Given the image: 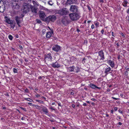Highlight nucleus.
Wrapping results in <instances>:
<instances>
[{"mask_svg":"<svg viewBox=\"0 0 129 129\" xmlns=\"http://www.w3.org/2000/svg\"><path fill=\"white\" fill-rule=\"evenodd\" d=\"M88 9L89 10H91V9L90 8L89 6H88Z\"/></svg>","mask_w":129,"mask_h":129,"instance_id":"680f3d73","label":"nucleus"},{"mask_svg":"<svg viewBox=\"0 0 129 129\" xmlns=\"http://www.w3.org/2000/svg\"><path fill=\"white\" fill-rule=\"evenodd\" d=\"M36 101L37 102L40 103L41 104H43L44 103L43 101L39 100H36Z\"/></svg>","mask_w":129,"mask_h":129,"instance_id":"bb28decb","label":"nucleus"},{"mask_svg":"<svg viewBox=\"0 0 129 129\" xmlns=\"http://www.w3.org/2000/svg\"><path fill=\"white\" fill-rule=\"evenodd\" d=\"M111 39L112 40V41H113L114 40V38L113 37H112L111 38Z\"/></svg>","mask_w":129,"mask_h":129,"instance_id":"69168bd1","label":"nucleus"},{"mask_svg":"<svg viewBox=\"0 0 129 129\" xmlns=\"http://www.w3.org/2000/svg\"><path fill=\"white\" fill-rule=\"evenodd\" d=\"M113 33H113V32L112 31V32H111V34H112V36H113V37H115V35H114V34H113Z\"/></svg>","mask_w":129,"mask_h":129,"instance_id":"49530a36","label":"nucleus"},{"mask_svg":"<svg viewBox=\"0 0 129 129\" xmlns=\"http://www.w3.org/2000/svg\"><path fill=\"white\" fill-rule=\"evenodd\" d=\"M118 109V108L117 107H115L114 108V110L115 111H116Z\"/></svg>","mask_w":129,"mask_h":129,"instance_id":"de8ad7c7","label":"nucleus"},{"mask_svg":"<svg viewBox=\"0 0 129 129\" xmlns=\"http://www.w3.org/2000/svg\"><path fill=\"white\" fill-rule=\"evenodd\" d=\"M91 27L92 29H93L94 27V25L93 24H92L91 26Z\"/></svg>","mask_w":129,"mask_h":129,"instance_id":"a19ab883","label":"nucleus"},{"mask_svg":"<svg viewBox=\"0 0 129 129\" xmlns=\"http://www.w3.org/2000/svg\"><path fill=\"white\" fill-rule=\"evenodd\" d=\"M25 100L27 101H28L29 102H33V100L31 99H30L28 98H25Z\"/></svg>","mask_w":129,"mask_h":129,"instance_id":"4be33fe9","label":"nucleus"},{"mask_svg":"<svg viewBox=\"0 0 129 129\" xmlns=\"http://www.w3.org/2000/svg\"><path fill=\"white\" fill-rule=\"evenodd\" d=\"M30 9H31V10L32 12L35 13H37V9L33 6H30Z\"/></svg>","mask_w":129,"mask_h":129,"instance_id":"f3484780","label":"nucleus"},{"mask_svg":"<svg viewBox=\"0 0 129 129\" xmlns=\"http://www.w3.org/2000/svg\"><path fill=\"white\" fill-rule=\"evenodd\" d=\"M104 30H103V29H102L101 31V33L102 34H104Z\"/></svg>","mask_w":129,"mask_h":129,"instance_id":"c03bdc74","label":"nucleus"},{"mask_svg":"<svg viewBox=\"0 0 129 129\" xmlns=\"http://www.w3.org/2000/svg\"><path fill=\"white\" fill-rule=\"evenodd\" d=\"M65 21H66V20L64 19H62L61 20V22L64 24H65V23H66Z\"/></svg>","mask_w":129,"mask_h":129,"instance_id":"c85d7f7f","label":"nucleus"},{"mask_svg":"<svg viewBox=\"0 0 129 129\" xmlns=\"http://www.w3.org/2000/svg\"><path fill=\"white\" fill-rule=\"evenodd\" d=\"M83 105L84 106H86L87 105L85 103H84L83 104Z\"/></svg>","mask_w":129,"mask_h":129,"instance_id":"09e8293b","label":"nucleus"},{"mask_svg":"<svg viewBox=\"0 0 129 129\" xmlns=\"http://www.w3.org/2000/svg\"><path fill=\"white\" fill-rule=\"evenodd\" d=\"M120 95L123 98V94L122 93H120Z\"/></svg>","mask_w":129,"mask_h":129,"instance_id":"e2e57ef3","label":"nucleus"},{"mask_svg":"<svg viewBox=\"0 0 129 129\" xmlns=\"http://www.w3.org/2000/svg\"><path fill=\"white\" fill-rule=\"evenodd\" d=\"M25 92H28V89H27V88H26L25 90Z\"/></svg>","mask_w":129,"mask_h":129,"instance_id":"a18cd8bd","label":"nucleus"},{"mask_svg":"<svg viewBox=\"0 0 129 129\" xmlns=\"http://www.w3.org/2000/svg\"><path fill=\"white\" fill-rule=\"evenodd\" d=\"M75 92V90H72L70 93V94L72 95H73L74 94V92Z\"/></svg>","mask_w":129,"mask_h":129,"instance_id":"473e14b6","label":"nucleus"},{"mask_svg":"<svg viewBox=\"0 0 129 129\" xmlns=\"http://www.w3.org/2000/svg\"><path fill=\"white\" fill-rule=\"evenodd\" d=\"M128 72L127 71H126L125 72L124 75L126 76V77H127L128 75Z\"/></svg>","mask_w":129,"mask_h":129,"instance_id":"cd10ccee","label":"nucleus"},{"mask_svg":"<svg viewBox=\"0 0 129 129\" xmlns=\"http://www.w3.org/2000/svg\"><path fill=\"white\" fill-rule=\"evenodd\" d=\"M90 86L93 89L97 88L98 89H100L101 88L100 87H98L96 86L95 85L92 84H90Z\"/></svg>","mask_w":129,"mask_h":129,"instance_id":"a211bd4d","label":"nucleus"},{"mask_svg":"<svg viewBox=\"0 0 129 129\" xmlns=\"http://www.w3.org/2000/svg\"><path fill=\"white\" fill-rule=\"evenodd\" d=\"M28 105H29L30 106H34V105L33 104L30 103H28Z\"/></svg>","mask_w":129,"mask_h":129,"instance_id":"f704fd0d","label":"nucleus"},{"mask_svg":"<svg viewBox=\"0 0 129 129\" xmlns=\"http://www.w3.org/2000/svg\"><path fill=\"white\" fill-rule=\"evenodd\" d=\"M5 18L6 21L7 23L9 24H12V21L10 20V19L6 17H5Z\"/></svg>","mask_w":129,"mask_h":129,"instance_id":"6ab92c4d","label":"nucleus"},{"mask_svg":"<svg viewBox=\"0 0 129 129\" xmlns=\"http://www.w3.org/2000/svg\"><path fill=\"white\" fill-rule=\"evenodd\" d=\"M69 12L67 8H63L60 10L57 11V13L61 15H66L69 13Z\"/></svg>","mask_w":129,"mask_h":129,"instance_id":"f03ea898","label":"nucleus"},{"mask_svg":"<svg viewBox=\"0 0 129 129\" xmlns=\"http://www.w3.org/2000/svg\"><path fill=\"white\" fill-rule=\"evenodd\" d=\"M20 18L17 16L15 17V20L16 21L17 23H20L21 22V20L20 19Z\"/></svg>","mask_w":129,"mask_h":129,"instance_id":"dca6fc26","label":"nucleus"},{"mask_svg":"<svg viewBox=\"0 0 129 129\" xmlns=\"http://www.w3.org/2000/svg\"><path fill=\"white\" fill-rule=\"evenodd\" d=\"M77 30L78 32H79L80 31V30L79 29V28H77Z\"/></svg>","mask_w":129,"mask_h":129,"instance_id":"13d9d810","label":"nucleus"},{"mask_svg":"<svg viewBox=\"0 0 129 129\" xmlns=\"http://www.w3.org/2000/svg\"><path fill=\"white\" fill-rule=\"evenodd\" d=\"M53 50L57 52L60 50V47L59 46L57 45H54L52 48Z\"/></svg>","mask_w":129,"mask_h":129,"instance_id":"9d476101","label":"nucleus"},{"mask_svg":"<svg viewBox=\"0 0 129 129\" xmlns=\"http://www.w3.org/2000/svg\"><path fill=\"white\" fill-rule=\"evenodd\" d=\"M19 47L21 48V49H22V46H21V45H19Z\"/></svg>","mask_w":129,"mask_h":129,"instance_id":"052dcab7","label":"nucleus"},{"mask_svg":"<svg viewBox=\"0 0 129 129\" xmlns=\"http://www.w3.org/2000/svg\"><path fill=\"white\" fill-rule=\"evenodd\" d=\"M67 3L69 4H72L74 3L72 0H67Z\"/></svg>","mask_w":129,"mask_h":129,"instance_id":"5701e85b","label":"nucleus"},{"mask_svg":"<svg viewBox=\"0 0 129 129\" xmlns=\"http://www.w3.org/2000/svg\"><path fill=\"white\" fill-rule=\"evenodd\" d=\"M30 6L26 3L23 4L22 6V10L23 13H26L29 10Z\"/></svg>","mask_w":129,"mask_h":129,"instance_id":"20e7f679","label":"nucleus"},{"mask_svg":"<svg viewBox=\"0 0 129 129\" xmlns=\"http://www.w3.org/2000/svg\"><path fill=\"white\" fill-rule=\"evenodd\" d=\"M103 71L105 75L107 76L109 74L112 73L113 70L111 69L110 67L107 66L103 68Z\"/></svg>","mask_w":129,"mask_h":129,"instance_id":"39448f33","label":"nucleus"},{"mask_svg":"<svg viewBox=\"0 0 129 129\" xmlns=\"http://www.w3.org/2000/svg\"><path fill=\"white\" fill-rule=\"evenodd\" d=\"M87 41L86 40H85L84 41V44L85 45H86L87 44Z\"/></svg>","mask_w":129,"mask_h":129,"instance_id":"c9c22d12","label":"nucleus"},{"mask_svg":"<svg viewBox=\"0 0 129 129\" xmlns=\"http://www.w3.org/2000/svg\"><path fill=\"white\" fill-rule=\"evenodd\" d=\"M41 8L42 9L46 11H48V10L46 8H45L43 6H42V8Z\"/></svg>","mask_w":129,"mask_h":129,"instance_id":"2f4dec72","label":"nucleus"},{"mask_svg":"<svg viewBox=\"0 0 129 129\" xmlns=\"http://www.w3.org/2000/svg\"><path fill=\"white\" fill-rule=\"evenodd\" d=\"M56 19V17L54 15L50 16L46 18L45 20L47 21L53 22Z\"/></svg>","mask_w":129,"mask_h":129,"instance_id":"6e6552de","label":"nucleus"},{"mask_svg":"<svg viewBox=\"0 0 129 129\" xmlns=\"http://www.w3.org/2000/svg\"><path fill=\"white\" fill-rule=\"evenodd\" d=\"M117 117L118 118V119H121V117L120 116H118Z\"/></svg>","mask_w":129,"mask_h":129,"instance_id":"864d4df0","label":"nucleus"},{"mask_svg":"<svg viewBox=\"0 0 129 129\" xmlns=\"http://www.w3.org/2000/svg\"><path fill=\"white\" fill-rule=\"evenodd\" d=\"M11 26L12 28H14L15 26V25L13 24L12 23L11 24Z\"/></svg>","mask_w":129,"mask_h":129,"instance_id":"37998d69","label":"nucleus"},{"mask_svg":"<svg viewBox=\"0 0 129 129\" xmlns=\"http://www.w3.org/2000/svg\"><path fill=\"white\" fill-rule=\"evenodd\" d=\"M112 99H113L115 100H117L119 99H118V98H115L114 97H113V96H112Z\"/></svg>","mask_w":129,"mask_h":129,"instance_id":"ea45409f","label":"nucleus"},{"mask_svg":"<svg viewBox=\"0 0 129 129\" xmlns=\"http://www.w3.org/2000/svg\"><path fill=\"white\" fill-rule=\"evenodd\" d=\"M111 112L112 114H113V110H112L111 111Z\"/></svg>","mask_w":129,"mask_h":129,"instance_id":"bf43d9fd","label":"nucleus"},{"mask_svg":"<svg viewBox=\"0 0 129 129\" xmlns=\"http://www.w3.org/2000/svg\"><path fill=\"white\" fill-rule=\"evenodd\" d=\"M118 124L120 125H121L122 124V123H121V122H119L118 123Z\"/></svg>","mask_w":129,"mask_h":129,"instance_id":"0e129e2a","label":"nucleus"},{"mask_svg":"<svg viewBox=\"0 0 129 129\" xmlns=\"http://www.w3.org/2000/svg\"><path fill=\"white\" fill-rule=\"evenodd\" d=\"M100 2L102 3H103L104 2V1L103 0H100Z\"/></svg>","mask_w":129,"mask_h":129,"instance_id":"338daca9","label":"nucleus"},{"mask_svg":"<svg viewBox=\"0 0 129 129\" xmlns=\"http://www.w3.org/2000/svg\"><path fill=\"white\" fill-rule=\"evenodd\" d=\"M19 36L18 35H16L15 36V37L17 38H19Z\"/></svg>","mask_w":129,"mask_h":129,"instance_id":"8fccbe9b","label":"nucleus"},{"mask_svg":"<svg viewBox=\"0 0 129 129\" xmlns=\"http://www.w3.org/2000/svg\"><path fill=\"white\" fill-rule=\"evenodd\" d=\"M8 38L10 40H12L13 38V37L12 35H9L8 36Z\"/></svg>","mask_w":129,"mask_h":129,"instance_id":"b1692460","label":"nucleus"},{"mask_svg":"<svg viewBox=\"0 0 129 129\" xmlns=\"http://www.w3.org/2000/svg\"><path fill=\"white\" fill-rule=\"evenodd\" d=\"M118 112L119 113H121V114H122V111L119 110H118Z\"/></svg>","mask_w":129,"mask_h":129,"instance_id":"6e6d98bb","label":"nucleus"},{"mask_svg":"<svg viewBox=\"0 0 129 129\" xmlns=\"http://www.w3.org/2000/svg\"><path fill=\"white\" fill-rule=\"evenodd\" d=\"M75 68V67L74 66H73L72 67H66L67 71L69 72H72L74 71Z\"/></svg>","mask_w":129,"mask_h":129,"instance_id":"2eb2a0df","label":"nucleus"},{"mask_svg":"<svg viewBox=\"0 0 129 129\" xmlns=\"http://www.w3.org/2000/svg\"><path fill=\"white\" fill-rule=\"evenodd\" d=\"M51 65L54 68H58L60 67L61 66L60 64L57 61L53 63Z\"/></svg>","mask_w":129,"mask_h":129,"instance_id":"ddd939ff","label":"nucleus"},{"mask_svg":"<svg viewBox=\"0 0 129 129\" xmlns=\"http://www.w3.org/2000/svg\"><path fill=\"white\" fill-rule=\"evenodd\" d=\"M128 3V2L124 0L123 2L122 3V5H123L124 7H126L127 6V4Z\"/></svg>","mask_w":129,"mask_h":129,"instance_id":"412c9836","label":"nucleus"},{"mask_svg":"<svg viewBox=\"0 0 129 129\" xmlns=\"http://www.w3.org/2000/svg\"><path fill=\"white\" fill-rule=\"evenodd\" d=\"M69 16L70 18L72 21L76 20L80 18L79 14L77 13H72L69 14Z\"/></svg>","mask_w":129,"mask_h":129,"instance_id":"f257e3e1","label":"nucleus"},{"mask_svg":"<svg viewBox=\"0 0 129 129\" xmlns=\"http://www.w3.org/2000/svg\"><path fill=\"white\" fill-rule=\"evenodd\" d=\"M121 35H122V36L123 37H125V36H124V34H123V33H121Z\"/></svg>","mask_w":129,"mask_h":129,"instance_id":"5fc2aeb1","label":"nucleus"},{"mask_svg":"<svg viewBox=\"0 0 129 129\" xmlns=\"http://www.w3.org/2000/svg\"><path fill=\"white\" fill-rule=\"evenodd\" d=\"M13 72L15 73H17V70L16 69L14 68L13 69Z\"/></svg>","mask_w":129,"mask_h":129,"instance_id":"7c9ffc66","label":"nucleus"},{"mask_svg":"<svg viewBox=\"0 0 129 129\" xmlns=\"http://www.w3.org/2000/svg\"><path fill=\"white\" fill-rule=\"evenodd\" d=\"M85 59H86L85 58H83V59L82 60V62H85Z\"/></svg>","mask_w":129,"mask_h":129,"instance_id":"603ef678","label":"nucleus"},{"mask_svg":"<svg viewBox=\"0 0 129 129\" xmlns=\"http://www.w3.org/2000/svg\"><path fill=\"white\" fill-rule=\"evenodd\" d=\"M32 2H33V4H34V5L35 6H38V4L36 2H35V1H33Z\"/></svg>","mask_w":129,"mask_h":129,"instance_id":"a878e982","label":"nucleus"},{"mask_svg":"<svg viewBox=\"0 0 129 129\" xmlns=\"http://www.w3.org/2000/svg\"><path fill=\"white\" fill-rule=\"evenodd\" d=\"M46 31V30L45 29H43L42 30V32L43 35L45 33Z\"/></svg>","mask_w":129,"mask_h":129,"instance_id":"72a5a7b5","label":"nucleus"},{"mask_svg":"<svg viewBox=\"0 0 129 129\" xmlns=\"http://www.w3.org/2000/svg\"><path fill=\"white\" fill-rule=\"evenodd\" d=\"M35 95L37 98L39 97H40V95L38 94L37 93H36Z\"/></svg>","mask_w":129,"mask_h":129,"instance_id":"e433bc0d","label":"nucleus"},{"mask_svg":"<svg viewBox=\"0 0 129 129\" xmlns=\"http://www.w3.org/2000/svg\"><path fill=\"white\" fill-rule=\"evenodd\" d=\"M95 24L96 26H98L99 25V23L98 22H97L95 23Z\"/></svg>","mask_w":129,"mask_h":129,"instance_id":"4c0bfd02","label":"nucleus"},{"mask_svg":"<svg viewBox=\"0 0 129 129\" xmlns=\"http://www.w3.org/2000/svg\"><path fill=\"white\" fill-rule=\"evenodd\" d=\"M98 55L96 59L97 61H103L105 59L104 53L102 50L99 51L98 52Z\"/></svg>","mask_w":129,"mask_h":129,"instance_id":"7ed1b4c3","label":"nucleus"},{"mask_svg":"<svg viewBox=\"0 0 129 129\" xmlns=\"http://www.w3.org/2000/svg\"><path fill=\"white\" fill-rule=\"evenodd\" d=\"M78 6L74 5L71 6L70 8V11L73 13H77L78 12Z\"/></svg>","mask_w":129,"mask_h":129,"instance_id":"423d86ee","label":"nucleus"},{"mask_svg":"<svg viewBox=\"0 0 129 129\" xmlns=\"http://www.w3.org/2000/svg\"><path fill=\"white\" fill-rule=\"evenodd\" d=\"M116 44V45H117V47H118L119 46V45L118 44V43H117Z\"/></svg>","mask_w":129,"mask_h":129,"instance_id":"774afa93","label":"nucleus"},{"mask_svg":"<svg viewBox=\"0 0 129 129\" xmlns=\"http://www.w3.org/2000/svg\"><path fill=\"white\" fill-rule=\"evenodd\" d=\"M52 33L51 32H48L46 34V38H49L52 35Z\"/></svg>","mask_w":129,"mask_h":129,"instance_id":"aec40b11","label":"nucleus"},{"mask_svg":"<svg viewBox=\"0 0 129 129\" xmlns=\"http://www.w3.org/2000/svg\"><path fill=\"white\" fill-rule=\"evenodd\" d=\"M5 10V6L2 2L0 1V12H3Z\"/></svg>","mask_w":129,"mask_h":129,"instance_id":"9b49d317","label":"nucleus"},{"mask_svg":"<svg viewBox=\"0 0 129 129\" xmlns=\"http://www.w3.org/2000/svg\"><path fill=\"white\" fill-rule=\"evenodd\" d=\"M36 21L37 23L41 24L42 23V22L39 19H37Z\"/></svg>","mask_w":129,"mask_h":129,"instance_id":"c756f323","label":"nucleus"},{"mask_svg":"<svg viewBox=\"0 0 129 129\" xmlns=\"http://www.w3.org/2000/svg\"><path fill=\"white\" fill-rule=\"evenodd\" d=\"M91 100L92 101H93L94 102H95L96 101V100H95V99L94 98L91 99Z\"/></svg>","mask_w":129,"mask_h":129,"instance_id":"79ce46f5","label":"nucleus"},{"mask_svg":"<svg viewBox=\"0 0 129 129\" xmlns=\"http://www.w3.org/2000/svg\"><path fill=\"white\" fill-rule=\"evenodd\" d=\"M50 109H51L53 110H55V109L53 108V107H51L50 108Z\"/></svg>","mask_w":129,"mask_h":129,"instance_id":"4d7b16f0","label":"nucleus"},{"mask_svg":"<svg viewBox=\"0 0 129 129\" xmlns=\"http://www.w3.org/2000/svg\"><path fill=\"white\" fill-rule=\"evenodd\" d=\"M72 107L73 108H74L75 107V105L74 104H72Z\"/></svg>","mask_w":129,"mask_h":129,"instance_id":"3c124183","label":"nucleus"},{"mask_svg":"<svg viewBox=\"0 0 129 129\" xmlns=\"http://www.w3.org/2000/svg\"><path fill=\"white\" fill-rule=\"evenodd\" d=\"M42 110L44 112L45 114L48 115V110L46 107L43 106L41 107Z\"/></svg>","mask_w":129,"mask_h":129,"instance_id":"f8f14e48","label":"nucleus"},{"mask_svg":"<svg viewBox=\"0 0 129 129\" xmlns=\"http://www.w3.org/2000/svg\"><path fill=\"white\" fill-rule=\"evenodd\" d=\"M39 16L40 18L43 21L45 20L46 15L45 13L43 11H40L39 12Z\"/></svg>","mask_w":129,"mask_h":129,"instance_id":"1a4fd4ad","label":"nucleus"},{"mask_svg":"<svg viewBox=\"0 0 129 129\" xmlns=\"http://www.w3.org/2000/svg\"><path fill=\"white\" fill-rule=\"evenodd\" d=\"M48 3L49 5L51 6L53 4V3L51 0H50L48 2Z\"/></svg>","mask_w":129,"mask_h":129,"instance_id":"393cba45","label":"nucleus"},{"mask_svg":"<svg viewBox=\"0 0 129 129\" xmlns=\"http://www.w3.org/2000/svg\"><path fill=\"white\" fill-rule=\"evenodd\" d=\"M52 59L51 54L49 53L45 55V62H47L49 61H51Z\"/></svg>","mask_w":129,"mask_h":129,"instance_id":"0eeeda50","label":"nucleus"},{"mask_svg":"<svg viewBox=\"0 0 129 129\" xmlns=\"http://www.w3.org/2000/svg\"><path fill=\"white\" fill-rule=\"evenodd\" d=\"M43 77H44V76H39L38 77V78L39 79H42Z\"/></svg>","mask_w":129,"mask_h":129,"instance_id":"58836bf2","label":"nucleus"},{"mask_svg":"<svg viewBox=\"0 0 129 129\" xmlns=\"http://www.w3.org/2000/svg\"><path fill=\"white\" fill-rule=\"evenodd\" d=\"M107 62L112 68H113L115 66L114 63L113 61L109 60L107 61Z\"/></svg>","mask_w":129,"mask_h":129,"instance_id":"4468645a","label":"nucleus"}]
</instances>
